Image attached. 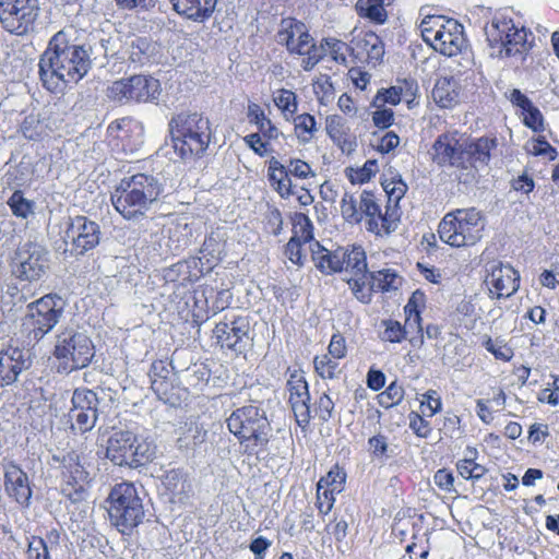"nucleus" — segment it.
<instances>
[{"label":"nucleus","mask_w":559,"mask_h":559,"mask_svg":"<svg viewBox=\"0 0 559 559\" xmlns=\"http://www.w3.org/2000/svg\"><path fill=\"white\" fill-rule=\"evenodd\" d=\"M289 393L288 402L292 406L298 426L306 427L311 418L310 393L308 383L302 372L290 373L286 383Z\"/></svg>","instance_id":"obj_21"},{"label":"nucleus","mask_w":559,"mask_h":559,"mask_svg":"<svg viewBox=\"0 0 559 559\" xmlns=\"http://www.w3.org/2000/svg\"><path fill=\"white\" fill-rule=\"evenodd\" d=\"M379 405L384 408H391L402 402L404 399V389L396 381L390 383V385L379 394Z\"/></svg>","instance_id":"obj_48"},{"label":"nucleus","mask_w":559,"mask_h":559,"mask_svg":"<svg viewBox=\"0 0 559 559\" xmlns=\"http://www.w3.org/2000/svg\"><path fill=\"white\" fill-rule=\"evenodd\" d=\"M31 366L27 353L16 346H7L0 350V386L11 385L19 376Z\"/></svg>","instance_id":"obj_24"},{"label":"nucleus","mask_w":559,"mask_h":559,"mask_svg":"<svg viewBox=\"0 0 559 559\" xmlns=\"http://www.w3.org/2000/svg\"><path fill=\"white\" fill-rule=\"evenodd\" d=\"M250 320L248 316L227 313L224 319L216 323L213 335L222 348L236 353H242L251 341Z\"/></svg>","instance_id":"obj_12"},{"label":"nucleus","mask_w":559,"mask_h":559,"mask_svg":"<svg viewBox=\"0 0 559 559\" xmlns=\"http://www.w3.org/2000/svg\"><path fill=\"white\" fill-rule=\"evenodd\" d=\"M314 370L322 379H334L340 373L337 359L328 354L316 356Z\"/></svg>","instance_id":"obj_43"},{"label":"nucleus","mask_w":559,"mask_h":559,"mask_svg":"<svg viewBox=\"0 0 559 559\" xmlns=\"http://www.w3.org/2000/svg\"><path fill=\"white\" fill-rule=\"evenodd\" d=\"M169 2L178 14L201 22L212 15L217 0H169Z\"/></svg>","instance_id":"obj_30"},{"label":"nucleus","mask_w":559,"mask_h":559,"mask_svg":"<svg viewBox=\"0 0 559 559\" xmlns=\"http://www.w3.org/2000/svg\"><path fill=\"white\" fill-rule=\"evenodd\" d=\"M368 451L373 459L380 462L386 461L393 453L388 443V438L381 433L368 439Z\"/></svg>","instance_id":"obj_44"},{"label":"nucleus","mask_w":559,"mask_h":559,"mask_svg":"<svg viewBox=\"0 0 559 559\" xmlns=\"http://www.w3.org/2000/svg\"><path fill=\"white\" fill-rule=\"evenodd\" d=\"M129 81L128 79H121L118 81H115L110 86L107 88V97L114 102L118 103H129L131 102L129 98Z\"/></svg>","instance_id":"obj_55"},{"label":"nucleus","mask_w":559,"mask_h":559,"mask_svg":"<svg viewBox=\"0 0 559 559\" xmlns=\"http://www.w3.org/2000/svg\"><path fill=\"white\" fill-rule=\"evenodd\" d=\"M163 484L174 497L186 495L190 490L186 474L181 469L166 472Z\"/></svg>","instance_id":"obj_38"},{"label":"nucleus","mask_w":559,"mask_h":559,"mask_svg":"<svg viewBox=\"0 0 559 559\" xmlns=\"http://www.w3.org/2000/svg\"><path fill=\"white\" fill-rule=\"evenodd\" d=\"M466 136L454 132L440 134L432 145V160L441 167L465 168Z\"/></svg>","instance_id":"obj_18"},{"label":"nucleus","mask_w":559,"mask_h":559,"mask_svg":"<svg viewBox=\"0 0 559 559\" xmlns=\"http://www.w3.org/2000/svg\"><path fill=\"white\" fill-rule=\"evenodd\" d=\"M294 236H297L302 243H314L312 236V225L308 216L305 214H299L297 216V223L294 227Z\"/></svg>","instance_id":"obj_57"},{"label":"nucleus","mask_w":559,"mask_h":559,"mask_svg":"<svg viewBox=\"0 0 559 559\" xmlns=\"http://www.w3.org/2000/svg\"><path fill=\"white\" fill-rule=\"evenodd\" d=\"M7 204L17 218L27 219L35 214V202L26 199L21 190H15L8 199Z\"/></svg>","instance_id":"obj_37"},{"label":"nucleus","mask_w":559,"mask_h":559,"mask_svg":"<svg viewBox=\"0 0 559 559\" xmlns=\"http://www.w3.org/2000/svg\"><path fill=\"white\" fill-rule=\"evenodd\" d=\"M423 301H424V294L423 293L415 292L412 295L411 299L408 300L407 305L404 308L405 313H406V324L414 323V324L419 325V323H420V314H419L418 306ZM418 328L421 331V328L420 326H418Z\"/></svg>","instance_id":"obj_58"},{"label":"nucleus","mask_w":559,"mask_h":559,"mask_svg":"<svg viewBox=\"0 0 559 559\" xmlns=\"http://www.w3.org/2000/svg\"><path fill=\"white\" fill-rule=\"evenodd\" d=\"M295 131L298 139L302 142H309L316 131V119L310 114H301L295 117Z\"/></svg>","instance_id":"obj_45"},{"label":"nucleus","mask_w":559,"mask_h":559,"mask_svg":"<svg viewBox=\"0 0 559 559\" xmlns=\"http://www.w3.org/2000/svg\"><path fill=\"white\" fill-rule=\"evenodd\" d=\"M381 326L383 331L379 333V337L383 342L401 343L406 338V328L396 320H382Z\"/></svg>","instance_id":"obj_40"},{"label":"nucleus","mask_w":559,"mask_h":559,"mask_svg":"<svg viewBox=\"0 0 559 559\" xmlns=\"http://www.w3.org/2000/svg\"><path fill=\"white\" fill-rule=\"evenodd\" d=\"M350 53L359 62L376 67L384 56V45L373 32H361L350 41Z\"/></svg>","instance_id":"obj_25"},{"label":"nucleus","mask_w":559,"mask_h":559,"mask_svg":"<svg viewBox=\"0 0 559 559\" xmlns=\"http://www.w3.org/2000/svg\"><path fill=\"white\" fill-rule=\"evenodd\" d=\"M269 180L272 187L282 197L294 194V191L292 190V179L288 176V171L285 169V164H282L275 158L270 160Z\"/></svg>","instance_id":"obj_34"},{"label":"nucleus","mask_w":559,"mask_h":559,"mask_svg":"<svg viewBox=\"0 0 559 559\" xmlns=\"http://www.w3.org/2000/svg\"><path fill=\"white\" fill-rule=\"evenodd\" d=\"M53 354L62 361L64 370L72 371L91 362L94 345L85 333L66 329L57 335Z\"/></svg>","instance_id":"obj_9"},{"label":"nucleus","mask_w":559,"mask_h":559,"mask_svg":"<svg viewBox=\"0 0 559 559\" xmlns=\"http://www.w3.org/2000/svg\"><path fill=\"white\" fill-rule=\"evenodd\" d=\"M206 430L195 421H191L187 425V431L185 437L180 438V441L185 442L186 447L198 445L205 441Z\"/></svg>","instance_id":"obj_54"},{"label":"nucleus","mask_w":559,"mask_h":559,"mask_svg":"<svg viewBox=\"0 0 559 559\" xmlns=\"http://www.w3.org/2000/svg\"><path fill=\"white\" fill-rule=\"evenodd\" d=\"M378 171V164L374 159H368L361 168L350 169L348 175L352 183H364L371 179Z\"/></svg>","instance_id":"obj_52"},{"label":"nucleus","mask_w":559,"mask_h":559,"mask_svg":"<svg viewBox=\"0 0 559 559\" xmlns=\"http://www.w3.org/2000/svg\"><path fill=\"white\" fill-rule=\"evenodd\" d=\"M399 285V277L392 270L385 269L377 272H368L367 289L369 290V298L371 292H388L396 289Z\"/></svg>","instance_id":"obj_36"},{"label":"nucleus","mask_w":559,"mask_h":559,"mask_svg":"<svg viewBox=\"0 0 559 559\" xmlns=\"http://www.w3.org/2000/svg\"><path fill=\"white\" fill-rule=\"evenodd\" d=\"M60 548V534L57 530L46 533L45 537L32 536L28 539L27 559H53Z\"/></svg>","instance_id":"obj_29"},{"label":"nucleus","mask_w":559,"mask_h":559,"mask_svg":"<svg viewBox=\"0 0 559 559\" xmlns=\"http://www.w3.org/2000/svg\"><path fill=\"white\" fill-rule=\"evenodd\" d=\"M309 36V31L302 22L294 17H286L281 21L276 40L286 46L290 53L298 55L308 49Z\"/></svg>","instance_id":"obj_26"},{"label":"nucleus","mask_w":559,"mask_h":559,"mask_svg":"<svg viewBox=\"0 0 559 559\" xmlns=\"http://www.w3.org/2000/svg\"><path fill=\"white\" fill-rule=\"evenodd\" d=\"M21 131L28 140H38L45 133V127L35 116H28L24 119Z\"/></svg>","instance_id":"obj_59"},{"label":"nucleus","mask_w":559,"mask_h":559,"mask_svg":"<svg viewBox=\"0 0 559 559\" xmlns=\"http://www.w3.org/2000/svg\"><path fill=\"white\" fill-rule=\"evenodd\" d=\"M62 466V475L66 481V487L62 491L66 492L71 500L76 501L82 498L85 487L91 481L86 457L75 451H71L63 456Z\"/></svg>","instance_id":"obj_19"},{"label":"nucleus","mask_w":559,"mask_h":559,"mask_svg":"<svg viewBox=\"0 0 559 559\" xmlns=\"http://www.w3.org/2000/svg\"><path fill=\"white\" fill-rule=\"evenodd\" d=\"M487 273L485 283L491 297L508 298L518 292L520 275L510 264L493 261L488 264Z\"/></svg>","instance_id":"obj_20"},{"label":"nucleus","mask_w":559,"mask_h":559,"mask_svg":"<svg viewBox=\"0 0 559 559\" xmlns=\"http://www.w3.org/2000/svg\"><path fill=\"white\" fill-rule=\"evenodd\" d=\"M382 187L388 195V204L392 205V209H397L400 200L407 191V185L402 176L396 171H389L384 175Z\"/></svg>","instance_id":"obj_35"},{"label":"nucleus","mask_w":559,"mask_h":559,"mask_svg":"<svg viewBox=\"0 0 559 559\" xmlns=\"http://www.w3.org/2000/svg\"><path fill=\"white\" fill-rule=\"evenodd\" d=\"M38 0H0V27L24 36L33 32L39 15Z\"/></svg>","instance_id":"obj_10"},{"label":"nucleus","mask_w":559,"mask_h":559,"mask_svg":"<svg viewBox=\"0 0 559 559\" xmlns=\"http://www.w3.org/2000/svg\"><path fill=\"white\" fill-rule=\"evenodd\" d=\"M334 403L332 399L323 393L316 402L314 413L323 421H328L332 417Z\"/></svg>","instance_id":"obj_64"},{"label":"nucleus","mask_w":559,"mask_h":559,"mask_svg":"<svg viewBox=\"0 0 559 559\" xmlns=\"http://www.w3.org/2000/svg\"><path fill=\"white\" fill-rule=\"evenodd\" d=\"M158 0H115L119 10L131 11L135 13L151 12Z\"/></svg>","instance_id":"obj_50"},{"label":"nucleus","mask_w":559,"mask_h":559,"mask_svg":"<svg viewBox=\"0 0 559 559\" xmlns=\"http://www.w3.org/2000/svg\"><path fill=\"white\" fill-rule=\"evenodd\" d=\"M496 138L480 136L477 139L466 138L465 168H484L489 164L491 152L497 148Z\"/></svg>","instance_id":"obj_28"},{"label":"nucleus","mask_w":559,"mask_h":559,"mask_svg":"<svg viewBox=\"0 0 559 559\" xmlns=\"http://www.w3.org/2000/svg\"><path fill=\"white\" fill-rule=\"evenodd\" d=\"M522 115L524 116L523 122L526 127L534 131L543 130V115L533 104H531V107L522 110Z\"/></svg>","instance_id":"obj_62"},{"label":"nucleus","mask_w":559,"mask_h":559,"mask_svg":"<svg viewBox=\"0 0 559 559\" xmlns=\"http://www.w3.org/2000/svg\"><path fill=\"white\" fill-rule=\"evenodd\" d=\"M484 347L491 353L497 359L509 361L513 357V350L502 341L486 338L483 343Z\"/></svg>","instance_id":"obj_56"},{"label":"nucleus","mask_w":559,"mask_h":559,"mask_svg":"<svg viewBox=\"0 0 559 559\" xmlns=\"http://www.w3.org/2000/svg\"><path fill=\"white\" fill-rule=\"evenodd\" d=\"M361 219L368 217V230L376 235L390 234L394 231L399 223L397 209L386 205V210L382 213L377 202L376 195L370 191H362L360 194Z\"/></svg>","instance_id":"obj_17"},{"label":"nucleus","mask_w":559,"mask_h":559,"mask_svg":"<svg viewBox=\"0 0 559 559\" xmlns=\"http://www.w3.org/2000/svg\"><path fill=\"white\" fill-rule=\"evenodd\" d=\"M485 228V218L475 207L457 209L444 215L438 226L440 239L454 248L477 243Z\"/></svg>","instance_id":"obj_6"},{"label":"nucleus","mask_w":559,"mask_h":559,"mask_svg":"<svg viewBox=\"0 0 559 559\" xmlns=\"http://www.w3.org/2000/svg\"><path fill=\"white\" fill-rule=\"evenodd\" d=\"M429 45L444 56H456L465 45L463 26L454 20H449Z\"/></svg>","instance_id":"obj_27"},{"label":"nucleus","mask_w":559,"mask_h":559,"mask_svg":"<svg viewBox=\"0 0 559 559\" xmlns=\"http://www.w3.org/2000/svg\"><path fill=\"white\" fill-rule=\"evenodd\" d=\"M445 20L442 15H428L420 23V32L423 39L429 45L436 36L441 32V29L445 26Z\"/></svg>","instance_id":"obj_41"},{"label":"nucleus","mask_w":559,"mask_h":559,"mask_svg":"<svg viewBox=\"0 0 559 559\" xmlns=\"http://www.w3.org/2000/svg\"><path fill=\"white\" fill-rule=\"evenodd\" d=\"M274 103L284 112L294 114L297 110L296 95L292 91L280 90L278 95L274 98Z\"/></svg>","instance_id":"obj_60"},{"label":"nucleus","mask_w":559,"mask_h":559,"mask_svg":"<svg viewBox=\"0 0 559 559\" xmlns=\"http://www.w3.org/2000/svg\"><path fill=\"white\" fill-rule=\"evenodd\" d=\"M326 132L329 136L335 142L341 143L345 141L346 129L344 119L338 115H332L326 118Z\"/></svg>","instance_id":"obj_51"},{"label":"nucleus","mask_w":559,"mask_h":559,"mask_svg":"<svg viewBox=\"0 0 559 559\" xmlns=\"http://www.w3.org/2000/svg\"><path fill=\"white\" fill-rule=\"evenodd\" d=\"M154 455V444L130 430H116L107 440L106 457L118 466L135 468L153 460Z\"/></svg>","instance_id":"obj_8"},{"label":"nucleus","mask_w":559,"mask_h":559,"mask_svg":"<svg viewBox=\"0 0 559 559\" xmlns=\"http://www.w3.org/2000/svg\"><path fill=\"white\" fill-rule=\"evenodd\" d=\"M169 130L175 152L181 158L201 156L211 142L210 120L199 112L177 114L169 121Z\"/></svg>","instance_id":"obj_4"},{"label":"nucleus","mask_w":559,"mask_h":559,"mask_svg":"<svg viewBox=\"0 0 559 559\" xmlns=\"http://www.w3.org/2000/svg\"><path fill=\"white\" fill-rule=\"evenodd\" d=\"M128 81L131 102L141 103L157 98L159 94L158 80L145 75H133L128 78Z\"/></svg>","instance_id":"obj_33"},{"label":"nucleus","mask_w":559,"mask_h":559,"mask_svg":"<svg viewBox=\"0 0 559 559\" xmlns=\"http://www.w3.org/2000/svg\"><path fill=\"white\" fill-rule=\"evenodd\" d=\"M63 300L57 295H46L29 304L24 325L34 341L41 340L59 322L63 312Z\"/></svg>","instance_id":"obj_11"},{"label":"nucleus","mask_w":559,"mask_h":559,"mask_svg":"<svg viewBox=\"0 0 559 559\" xmlns=\"http://www.w3.org/2000/svg\"><path fill=\"white\" fill-rule=\"evenodd\" d=\"M312 260L316 266L324 274L342 272L341 261L344 259L343 247L330 251L318 241L310 245Z\"/></svg>","instance_id":"obj_31"},{"label":"nucleus","mask_w":559,"mask_h":559,"mask_svg":"<svg viewBox=\"0 0 559 559\" xmlns=\"http://www.w3.org/2000/svg\"><path fill=\"white\" fill-rule=\"evenodd\" d=\"M107 132L110 138L117 141V145L121 144V150L126 153L136 152L144 142L143 124L130 117L111 122Z\"/></svg>","instance_id":"obj_23"},{"label":"nucleus","mask_w":559,"mask_h":559,"mask_svg":"<svg viewBox=\"0 0 559 559\" xmlns=\"http://www.w3.org/2000/svg\"><path fill=\"white\" fill-rule=\"evenodd\" d=\"M336 492L330 491V489L321 488L317 486V508L319 512L323 515H326L333 508L335 498L334 495Z\"/></svg>","instance_id":"obj_61"},{"label":"nucleus","mask_w":559,"mask_h":559,"mask_svg":"<svg viewBox=\"0 0 559 559\" xmlns=\"http://www.w3.org/2000/svg\"><path fill=\"white\" fill-rule=\"evenodd\" d=\"M7 495L22 508L31 504L32 488L27 474L12 460L2 462Z\"/></svg>","instance_id":"obj_22"},{"label":"nucleus","mask_w":559,"mask_h":559,"mask_svg":"<svg viewBox=\"0 0 559 559\" xmlns=\"http://www.w3.org/2000/svg\"><path fill=\"white\" fill-rule=\"evenodd\" d=\"M164 191L158 178L148 174L124 177L111 193L115 210L127 221L139 222L159 201Z\"/></svg>","instance_id":"obj_2"},{"label":"nucleus","mask_w":559,"mask_h":559,"mask_svg":"<svg viewBox=\"0 0 559 559\" xmlns=\"http://www.w3.org/2000/svg\"><path fill=\"white\" fill-rule=\"evenodd\" d=\"M71 402V428L81 433L92 430L98 417L99 401L96 393L90 389H75Z\"/></svg>","instance_id":"obj_16"},{"label":"nucleus","mask_w":559,"mask_h":559,"mask_svg":"<svg viewBox=\"0 0 559 559\" xmlns=\"http://www.w3.org/2000/svg\"><path fill=\"white\" fill-rule=\"evenodd\" d=\"M76 31L66 27L49 40L47 49L40 56L38 72L43 85L50 92L59 91L63 85L75 84L91 68L90 50L76 43Z\"/></svg>","instance_id":"obj_1"},{"label":"nucleus","mask_w":559,"mask_h":559,"mask_svg":"<svg viewBox=\"0 0 559 559\" xmlns=\"http://www.w3.org/2000/svg\"><path fill=\"white\" fill-rule=\"evenodd\" d=\"M356 11L359 16L382 24L386 20V11L380 2L373 0H358Z\"/></svg>","instance_id":"obj_39"},{"label":"nucleus","mask_w":559,"mask_h":559,"mask_svg":"<svg viewBox=\"0 0 559 559\" xmlns=\"http://www.w3.org/2000/svg\"><path fill=\"white\" fill-rule=\"evenodd\" d=\"M343 253L342 271L350 274L346 281L353 294L361 302H369V290L367 289L368 265L364 249L359 246L343 247Z\"/></svg>","instance_id":"obj_15"},{"label":"nucleus","mask_w":559,"mask_h":559,"mask_svg":"<svg viewBox=\"0 0 559 559\" xmlns=\"http://www.w3.org/2000/svg\"><path fill=\"white\" fill-rule=\"evenodd\" d=\"M461 96L460 84L453 76H442L437 80L432 98L442 108H451L459 104Z\"/></svg>","instance_id":"obj_32"},{"label":"nucleus","mask_w":559,"mask_h":559,"mask_svg":"<svg viewBox=\"0 0 559 559\" xmlns=\"http://www.w3.org/2000/svg\"><path fill=\"white\" fill-rule=\"evenodd\" d=\"M341 213L343 218L350 224H358L361 222L360 200L345 192L341 201Z\"/></svg>","instance_id":"obj_42"},{"label":"nucleus","mask_w":559,"mask_h":559,"mask_svg":"<svg viewBox=\"0 0 559 559\" xmlns=\"http://www.w3.org/2000/svg\"><path fill=\"white\" fill-rule=\"evenodd\" d=\"M100 236V227L96 222L78 215L69 218L62 239L67 246H71L72 254L83 255L99 245Z\"/></svg>","instance_id":"obj_13"},{"label":"nucleus","mask_w":559,"mask_h":559,"mask_svg":"<svg viewBox=\"0 0 559 559\" xmlns=\"http://www.w3.org/2000/svg\"><path fill=\"white\" fill-rule=\"evenodd\" d=\"M326 52H329L334 61L341 64H346V53L350 51V45L335 38L324 39Z\"/></svg>","instance_id":"obj_49"},{"label":"nucleus","mask_w":559,"mask_h":559,"mask_svg":"<svg viewBox=\"0 0 559 559\" xmlns=\"http://www.w3.org/2000/svg\"><path fill=\"white\" fill-rule=\"evenodd\" d=\"M307 46H309L307 47L308 49L304 50L301 53L306 56V58L302 59L301 67L305 71H310L324 57L326 53V47L324 45V40L320 46H317L311 35L309 36V44Z\"/></svg>","instance_id":"obj_47"},{"label":"nucleus","mask_w":559,"mask_h":559,"mask_svg":"<svg viewBox=\"0 0 559 559\" xmlns=\"http://www.w3.org/2000/svg\"><path fill=\"white\" fill-rule=\"evenodd\" d=\"M107 503L111 525L123 535H131L144 520L143 489L133 483L123 481L115 485Z\"/></svg>","instance_id":"obj_5"},{"label":"nucleus","mask_w":559,"mask_h":559,"mask_svg":"<svg viewBox=\"0 0 559 559\" xmlns=\"http://www.w3.org/2000/svg\"><path fill=\"white\" fill-rule=\"evenodd\" d=\"M49 252L36 242H25L17 251L13 266V273L20 280L37 281L48 269Z\"/></svg>","instance_id":"obj_14"},{"label":"nucleus","mask_w":559,"mask_h":559,"mask_svg":"<svg viewBox=\"0 0 559 559\" xmlns=\"http://www.w3.org/2000/svg\"><path fill=\"white\" fill-rule=\"evenodd\" d=\"M485 34L489 46L500 58H516L523 61L532 44L533 36L525 26L516 25L512 19L503 15L495 16L486 26Z\"/></svg>","instance_id":"obj_7"},{"label":"nucleus","mask_w":559,"mask_h":559,"mask_svg":"<svg viewBox=\"0 0 559 559\" xmlns=\"http://www.w3.org/2000/svg\"><path fill=\"white\" fill-rule=\"evenodd\" d=\"M285 169L288 176H294L299 179H307L314 177L316 173L311 169L310 165L298 158H289L285 164Z\"/></svg>","instance_id":"obj_53"},{"label":"nucleus","mask_w":559,"mask_h":559,"mask_svg":"<svg viewBox=\"0 0 559 559\" xmlns=\"http://www.w3.org/2000/svg\"><path fill=\"white\" fill-rule=\"evenodd\" d=\"M227 428L248 456H258L266 450L272 427L266 412L259 405L249 404L236 408L226 419Z\"/></svg>","instance_id":"obj_3"},{"label":"nucleus","mask_w":559,"mask_h":559,"mask_svg":"<svg viewBox=\"0 0 559 559\" xmlns=\"http://www.w3.org/2000/svg\"><path fill=\"white\" fill-rule=\"evenodd\" d=\"M200 252L202 254L201 259H206L207 263H215L221 259L219 243L213 237H209L204 240Z\"/></svg>","instance_id":"obj_63"},{"label":"nucleus","mask_w":559,"mask_h":559,"mask_svg":"<svg viewBox=\"0 0 559 559\" xmlns=\"http://www.w3.org/2000/svg\"><path fill=\"white\" fill-rule=\"evenodd\" d=\"M345 479V472L335 465L324 477L318 481L317 486L340 493L344 488Z\"/></svg>","instance_id":"obj_46"}]
</instances>
